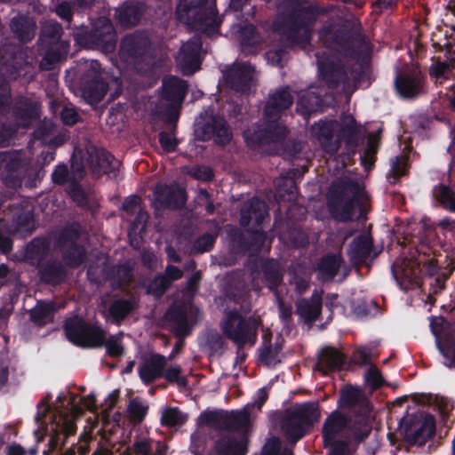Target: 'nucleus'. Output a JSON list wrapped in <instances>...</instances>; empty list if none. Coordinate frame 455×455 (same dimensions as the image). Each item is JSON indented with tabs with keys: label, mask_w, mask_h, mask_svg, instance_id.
Instances as JSON below:
<instances>
[{
	"label": "nucleus",
	"mask_w": 455,
	"mask_h": 455,
	"mask_svg": "<svg viewBox=\"0 0 455 455\" xmlns=\"http://www.w3.org/2000/svg\"><path fill=\"white\" fill-rule=\"evenodd\" d=\"M333 188L328 207L336 220L351 221L365 214L367 197L360 183L345 179L333 184Z\"/></svg>",
	"instance_id": "1"
},
{
	"label": "nucleus",
	"mask_w": 455,
	"mask_h": 455,
	"mask_svg": "<svg viewBox=\"0 0 455 455\" xmlns=\"http://www.w3.org/2000/svg\"><path fill=\"white\" fill-rule=\"evenodd\" d=\"M293 101V97L290 92L285 89L278 90L268 98L265 107V117L267 119L266 127L251 134V131L245 132L246 140L252 143L268 144L271 142H279L286 135L284 125L277 122L279 114L288 108Z\"/></svg>",
	"instance_id": "2"
},
{
	"label": "nucleus",
	"mask_w": 455,
	"mask_h": 455,
	"mask_svg": "<svg viewBox=\"0 0 455 455\" xmlns=\"http://www.w3.org/2000/svg\"><path fill=\"white\" fill-rule=\"evenodd\" d=\"M339 404L354 413L349 438L356 443L363 442L371 434L375 419L370 402L361 390L349 387L341 390Z\"/></svg>",
	"instance_id": "3"
},
{
	"label": "nucleus",
	"mask_w": 455,
	"mask_h": 455,
	"mask_svg": "<svg viewBox=\"0 0 455 455\" xmlns=\"http://www.w3.org/2000/svg\"><path fill=\"white\" fill-rule=\"evenodd\" d=\"M296 5L289 16L279 17L275 23V30L284 36L291 44H307L310 40L311 24L315 18V11L309 5L290 3Z\"/></svg>",
	"instance_id": "4"
},
{
	"label": "nucleus",
	"mask_w": 455,
	"mask_h": 455,
	"mask_svg": "<svg viewBox=\"0 0 455 455\" xmlns=\"http://www.w3.org/2000/svg\"><path fill=\"white\" fill-rule=\"evenodd\" d=\"M63 29L60 24L54 20L44 21L40 31V50L44 57L40 67L50 70L53 65L60 61L69 51V43L61 39Z\"/></svg>",
	"instance_id": "5"
},
{
	"label": "nucleus",
	"mask_w": 455,
	"mask_h": 455,
	"mask_svg": "<svg viewBox=\"0 0 455 455\" xmlns=\"http://www.w3.org/2000/svg\"><path fill=\"white\" fill-rule=\"evenodd\" d=\"M205 0H180L176 14L178 19L188 24H192L197 29L207 35L217 32L220 20L217 16L212 4L202 7Z\"/></svg>",
	"instance_id": "6"
},
{
	"label": "nucleus",
	"mask_w": 455,
	"mask_h": 455,
	"mask_svg": "<svg viewBox=\"0 0 455 455\" xmlns=\"http://www.w3.org/2000/svg\"><path fill=\"white\" fill-rule=\"evenodd\" d=\"M319 418L317 403L296 405L285 411L281 424L282 431L290 442L296 443Z\"/></svg>",
	"instance_id": "7"
},
{
	"label": "nucleus",
	"mask_w": 455,
	"mask_h": 455,
	"mask_svg": "<svg viewBox=\"0 0 455 455\" xmlns=\"http://www.w3.org/2000/svg\"><path fill=\"white\" fill-rule=\"evenodd\" d=\"M259 324V318L243 317L236 310H229L220 322V329L228 339L243 347L254 343Z\"/></svg>",
	"instance_id": "8"
},
{
	"label": "nucleus",
	"mask_w": 455,
	"mask_h": 455,
	"mask_svg": "<svg viewBox=\"0 0 455 455\" xmlns=\"http://www.w3.org/2000/svg\"><path fill=\"white\" fill-rule=\"evenodd\" d=\"M64 328L68 339L77 346L100 347L105 343L106 331L97 324L85 322L82 318L73 317L67 320Z\"/></svg>",
	"instance_id": "9"
},
{
	"label": "nucleus",
	"mask_w": 455,
	"mask_h": 455,
	"mask_svg": "<svg viewBox=\"0 0 455 455\" xmlns=\"http://www.w3.org/2000/svg\"><path fill=\"white\" fill-rule=\"evenodd\" d=\"M79 68L83 72L79 84L83 98L89 103L100 102L108 92L100 64L97 60H84L80 63Z\"/></svg>",
	"instance_id": "10"
},
{
	"label": "nucleus",
	"mask_w": 455,
	"mask_h": 455,
	"mask_svg": "<svg viewBox=\"0 0 455 455\" xmlns=\"http://www.w3.org/2000/svg\"><path fill=\"white\" fill-rule=\"evenodd\" d=\"M74 37L83 46L99 47L106 52L113 51L116 43L113 25L109 20L105 18L98 20L95 28L92 32L85 31L84 28H76L74 30Z\"/></svg>",
	"instance_id": "11"
},
{
	"label": "nucleus",
	"mask_w": 455,
	"mask_h": 455,
	"mask_svg": "<svg viewBox=\"0 0 455 455\" xmlns=\"http://www.w3.org/2000/svg\"><path fill=\"white\" fill-rule=\"evenodd\" d=\"M320 37L328 47L347 56H357L368 49L367 41L361 34L340 33L336 35L331 29L324 28L321 31Z\"/></svg>",
	"instance_id": "12"
},
{
	"label": "nucleus",
	"mask_w": 455,
	"mask_h": 455,
	"mask_svg": "<svg viewBox=\"0 0 455 455\" xmlns=\"http://www.w3.org/2000/svg\"><path fill=\"white\" fill-rule=\"evenodd\" d=\"M199 421L215 429L235 431L248 425L249 414L244 411H206L200 415Z\"/></svg>",
	"instance_id": "13"
},
{
	"label": "nucleus",
	"mask_w": 455,
	"mask_h": 455,
	"mask_svg": "<svg viewBox=\"0 0 455 455\" xmlns=\"http://www.w3.org/2000/svg\"><path fill=\"white\" fill-rule=\"evenodd\" d=\"M395 85L403 98L415 99L423 92L425 80L419 67L405 66L396 76Z\"/></svg>",
	"instance_id": "14"
},
{
	"label": "nucleus",
	"mask_w": 455,
	"mask_h": 455,
	"mask_svg": "<svg viewBox=\"0 0 455 455\" xmlns=\"http://www.w3.org/2000/svg\"><path fill=\"white\" fill-rule=\"evenodd\" d=\"M94 175L110 174L119 167V162L103 148L92 144L86 145L85 153L82 157Z\"/></svg>",
	"instance_id": "15"
},
{
	"label": "nucleus",
	"mask_w": 455,
	"mask_h": 455,
	"mask_svg": "<svg viewBox=\"0 0 455 455\" xmlns=\"http://www.w3.org/2000/svg\"><path fill=\"white\" fill-rule=\"evenodd\" d=\"M419 262L413 258H400L393 265V274L404 290L419 287L421 283Z\"/></svg>",
	"instance_id": "16"
},
{
	"label": "nucleus",
	"mask_w": 455,
	"mask_h": 455,
	"mask_svg": "<svg viewBox=\"0 0 455 455\" xmlns=\"http://www.w3.org/2000/svg\"><path fill=\"white\" fill-rule=\"evenodd\" d=\"M339 128L338 121L319 122L312 126V133L322 148L328 154L334 155L340 147Z\"/></svg>",
	"instance_id": "17"
},
{
	"label": "nucleus",
	"mask_w": 455,
	"mask_h": 455,
	"mask_svg": "<svg viewBox=\"0 0 455 455\" xmlns=\"http://www.w3.org/2000/svg\"><path fill=\"white\" fill-rule=\"evenodd\" d=\"M78 235L77 228L68 227L59 236V246L63 253L64 260L70 267H77L84 260V250L76 244Z\"/></svg>",
	"instance_id": "18"
},
{
	"label": "nucleus",
	"mask_w": 455,
	"mask_h": 455,
	"mask_svg": "<svg viewBox=\"0 0 455 455\" xmlns=\"http://www.w3.org/2000/svg\"><path fill=\"white\" fill-rule=\"evenodd\" d=\"M196 133L199 140H213L220 145L228 143L232 138V133L226 121L221 117H212L204 124H198Z\"/></svg>",
	"instance_id": "19"
},
{
	"label": "nucleus",
	"mask_w": 455,
	"mask_h": 455,
	"mask_svg": "<svg viewBox=\"0 0 455 455\" xmlns=\"http://www.w3.org/2000/svg\"><path fill=\"white\" fill-rule=\"evenodd\" d=\"M254 68L247 63H235L223 71L225 82L233 90L245 92L253 82Z\"/></svg>",
	"instance_id": "20"
},
{
	"label": "nucleus",
	"mask_w": 455,
	"mask_h": 455,
	"mask_svg": "<svg viewBox=\"0 0 455 455\" xmlns=\"http://www.w3.org/2000/svg\"><path fill=\"white\" fill-rule=\"evenodd\" d=\"M201 49L202 41L198 36H193L180 48L176 60L184 75H192L199 68Z\"/></svg>",
	"instance_id": "21"
},
{
	"label": "nucleus",
	"mask_w": 455,
	"mask_h": 455,
	"mask_svg": "<svg viewBox=\"0 0 455 455\" xmlns=\"http://www.w3.org/2000/svg\"><path fill=\"white\" fill-rule=\"evenodd\" d=\"M28 162L20 153L0 154V176L4 179L21 180L27 174Z\"/></svg>",
	"instance_id": "22"
},
{
	"label": "nucleus",
	"mask_w": 455,
	"mask_h": 455,
	"mask_svg": "<svg viewBox=\"0 0 455 455\" xmlns=\"http://www.w3.org/2000/svg\"><path fill=\"white\" fill-rule=\"evenodd\" d=\"M318 68L325 82L331 87L337 86L339 83H345L347 74L344 67L333 58H324L320 52H316Z\"/></svg>",
	"instance_id": "23"
},
{
	"label": "nucleus",
	"mask_w": 455,
	"mask_h": 455,
	"mask_svg": "<svg viewBox=\"0 0 455 455\" xmlns=\"http://www.w3.org/2000/svg\"><path fill=\"white\" fill-rule=\"evenodd\" d=\"M155 196L157 204L163 208L177 209L186 202L185 191L177 184L156 186Z\"/></svg>",
	"instance_id": "24"
},
{
	"label": "nucleus",
	"mask_w": 455,
	"mask_h": 455,
	"mask_svg": "<svg viewBox=\"0 0 455 455\" xmlns=\"http://www.w3.org/2000/svg\"><path fill=\"white\" fill-rule=\"evenodd\" d=\"M149 48V41L144 34H132L126 36L121 44L120 55L128 61L130 59H138L144 56Z\"/></svg>",
	"instance_id": "25"
},
{
	"label": "nucleus",
	"mask_w": 455,
	"mask_h": 455,
	"mask_svg": "<svg viewBox=\"0 0 455 455\" xmlns=\"http://www.w3.org/2000/svg\"><path fill=\"white\" fill-rule=\"evenodd\" d=\"M167 364V358L159 354L150 355L146 357L139 368V374L145 384H150L163 376Z\"/></svg>",
	"instance_id": "26"
},
{
	"label": "nucleus",
	"mask_w": 455,
	"mask_h": 455,
	"mask_svg": "<svg viewBox=\"0 0 455 455\" xmlns=\"http://www.w3.org/2000/svg\"><path fill=\"white\" fill-rule=\"evenodd\" d=\"M347 419L341 412L333 411L324 421L323 426V437L324 446L336 443V439L340 436L346 429Z\"/></svg>",
	"instance_id": "27"
},
{
	"label": "nucleus",
	"mask_w": 455,
	"mask_h": 455,
	"mask_svg": "<svg viewBox=\"0 0 455 455\" xmlns=\"http://www.w3.org/2000/svg\"><path fill=\"white\" fill-rule=\"evenodd\" d=\"M40 107L37 102L21 98L15 102L13 113L19 126L28 127L39 118Z\"/></svg>",
	"instance_id": "28"
},
{
	"label": "nucleus",
	"mask_w": 455,
	"mask_h": 455,
	"mask_svg": "<svg viewBox=\"0 0 455 455\" xmlns=\"http://www.w3.org/2000/svg\"><path fill=\"white\" fill-rule=\"evenodd\" d=\"M244 447L241 441L232 435H221L213 443L207 455H243Z\"/></svg>",
	"instance_id": "29"
},
{
	"label": "nucleus",
	"mask_w": 455,
	"mask_h": 455,
	"mask_svg": "<svg viewBox=\"0 0 455 455\" xmlns=\"http://www.w3.org/2000/svg\"><path fill=\"white\" fill-rule=\"evenodd\" d=\"M142 14V4L137 2H126L116 9L115 18L121 26L130 28L138 24Z\"/></svg>",
	"instance_id": "30"
},
{
	"label": "nucleus",
	"mask_w": 455,
	"mask_h": 455,
	"mask_svg": "<svg viewBox=\"0 0 455 455\" xmlns=\"http://www.w3.org/2000/svg\"><path fill=\"white\" fill-rule=\"evenodd\" d=\"M267 217H268L267 204L258 198H252L242 209L240 223L247 227L254 220L259 225Z\"/></svg>",
	"instance_id": "31"
},
{
	"label": "nucleus",
	"mask_w": 455,
	"mask_h": 455,
	"mask_svg": "<svg viewBox=\"0 0 455 455\" xmlns=\"http://www.w3.org/2000/svg\"><path fill=\"white\" fill-rule=\"evenodd\" d=\"M344 363V355L333 347H324L318 355L315 370L326 374L328 371L339 370Z\"/></svg>",
	"instance_id": "32"
},
{
	"label": "nucleus",
	"mask_w": 455,
	"mask_h": 455,
	"mask_svg": "<svg viewBox=\"0 0 455 455\" xmlns=\"http://www.w3.org/2000/svg\"><path fill=\"white\" fill-rule=\"evenodd\" d=\"M435 434V424L432 419L424 422H414L406 429V438L411 443L423 444Z\"/></svg>",
	"instance_id": "33"
},
{
	"label": "nucleus",
	"mask_w": 455,
	"mask_h": 455,
	"mask_svg": "<svg viewBox=\"0 0 455 455\" xmlns=\"http://www.w3.org/2000/svg\"><path fill=\"white\" fill-rule=\"evenodd\" d=\"M129 451L131 455H166L167 447L151 438L137 437Z\"/></svg>",
	"instance_id": "34"
},
{
	"label": "nucleus",
	"mask_w": 455,
	"mask_h": 455,
	"mask_svg": "<svg viewBox=\"0 0 455 455\" xmlns=\"http://www.w3.org/2000/svg\"><path fill=\"white\" fill-rule=\"evenodd\" d=\"M322 299L314 294L310 299H300L297 302V314L306 323L315 322L321 314Z\"/></svg>",
	"instance_id": "35"
},
{
	"label": "nucleus",
	"mask_w": 455,
	"mask_h": 455,
	"mask_svg": "<svg viewBox=\"0 0 455 455\" xmlns=\"http://www.w3.org/2000/svg\"><path fill=\"white\" fill-rule=\"evenodd\" d=\"M188 90V85L185 81L175 77H166L163 81V94L164 97L172 102H180Z\"/></svg>",
	"instance_id": "36"
},
{
	"label": "nucleus",
	"mask_w": 455,
	"mask_h": 455,
	"mask_svg": "<svg viewBox=\"0 0 455 455\" xmlns=\"http://www.w3.org/2000/svg\"><path fill=\"white\" fill-rule=\"evenodd\" d=\"M13 224L16 232L26 236L30 235L35 225L31 206L26 204L22 208H16L13 214Z\"/></svg>",
	"instance_id": "37"
},
{
	"label": "nucleus",
	"mask_w": 455,
	"mask_h": 455,
	"mask_svg": "<svg viewBox=\"0 0 455 455\" xmlns=\"http://www.w3.org/2000/svg\"><path fill=\"white\" fill-rule=\"evenodd\" d=\"M454 70L455 58H451L433 63L429 68V76L435 84H443L455 76Z\"/></svg>",
	"instance_id": "38"
},
{
	"label": "nucleus",
	"mask_w": 455,
	"mask_h": 455,
	"mask_svg": "<svg viewBox=\"0 0 455 455\" xmlns=\"http://www.w3.org/2000/svg\"><path fill=\"white\" fill-rule=\"evenodd\" d=\"M11 29L23 42L30 41L36 35V22L26 16H17L11 21Z\"/></svg>",
	"instance_id": "39"
},
{
	"label": "nucleus",
	"mask_w": 455,
	"mask_h": 455,
	"mask_svg": "<svg viewBox=\"0 0 455 455\" xmlns=\"http://www.w3.org/2000/svg\"><path fill=\"white\" fill-rule=\"evenodd\" d=\"M338 132H340L339 135H341L345 140L347 150H354L360 138V131L354 117L351 116H345L339 124Z\"/></svg>",
	"instance_id": "40"
},
{
	"label": "nucleus",
	"mask_w": 455,
	"mask_h": 455,
	"mask_svg": "<svg viewBox=\"0 0 455 455\" xmlns=\"http://www.w3.org/2000/svg\"><path fill=\"white\" fill-rule=\"evenodd\" d=\"M49 250V244L44 239H34L27 246L25 260L32 266H42L44 259L46 257Z\"/></svg>",
	"instance_id": "41"
},
{
	"label": "nucleus",
	"mask_w": 455,
	"mask_h": 455,
	"mask_svg": "<svg viewBox=\"0 0 455 455\" xmlns=\"http://www.w3.org/2000/svg\"><path fill=\"white\" fill-rule=\"evenodd\" d=\"M371 238L368 235L355 239L348 251L351 259L356 263L364 261L371 254Z\"/></svg>",
	"instance_id": "42"
},
{
	"label": "nucleus",
	"mask_w": 455,
	"mask_h": 455,
	"mask_svg": "<svg viewBox=\"0 0 455 455\" xmlns=\"http://www.w3.org/2000/svg\"><path fill=\"white\" fill-rule=\"evenodd\" d=\"M54 305L52 302H38L30 310V320L38 326L45 325L52 322Z\"/></svg>",
	"instance_id": "43"
},
{
	"label": "nucleus",
	"mask_w": 455,
	"mask_h": 455,
	"mask_svg": "<svg viewBox=\"0 0 455 455\" xmlns=\"http://www.w3.org/2000/svg\"><path fill=\"white\" fill-rule=\"evenodd\" d=\"M82 413H83V410L80 407H78L76 405H72L70 419H63L62 427H61V432H62L61 436L58 435L56 437H52L50 440V446L52 448H56L58 446V443L60 441V439H61V443H63L64 440L68 435H73L75 433L76 426H75L74 421L76 418L80 417L82 415Z\"/></svg>",
	"instance_id": "44"
},
{
	"label": "nucleus",
	"mask_w": 455,
	"mask_h": 455,
	"mask_svg": "<svg viewBox=\"0 0 455 455\" xmlns=\"http://www.w3.org/2000/svg\"><path fill=\"white\" fill-rule=\"evenodd\" d=\"M438 349L445 358V365L455 368V330L444 334V339H438Z\"/></svg>",
	"instance_id": "45"
},
{
	"label": "nucleus",
	"mask_w": 455,
	"mask_h": 455,
	"mask_svg": "<svg viewBox=\"0 0 455 455\" xmlns=\"http://www.w3.org/2000/svg\"><path fill=\"white\" fill-rule=\"evenodd\" d=\"M41 278L48 283H58L65 277L63 266L57 261H49L40 267Z\"/></svg>",
	"instance_id": "46"
},
{
	"label": "nucleus",
	"mask_w": 455,
	"mask_h": 455,
	"mask_svg": "<svg viewBox=\"0 0 455 455\" xmlns=\"http://www.w3.org/2000/svg\"><path fill=\"white\" fill-rule=\"evenodd\" d=\"M320 101V97L314 92H303L299 96L297 109L301 111L304 116H308L319 108Z\"/></svg>",
	"instance_id": "47"
},
{
	"label": "nucleus",
	"mask_w": 455,
	"mask_h": 455,
	"mask_svg": "<svg viewBox=\"0 0 455 455\" xmlns=\"http://www.w3.org/2000/svg\"><path fill=\"white\" fill-rule=\"evenodd\" d=\"M341 263L340 255H327L319 264V271L323 280L332 279L338 273Z\"/></svg>",
	"instance_id": "48"
},
{
	"label": "nucleus",
	"mask_w": 455,
	"mask_h": 455,
	"mask_svg": "<svg viewBox=\"0 0 455 455\" xmlns=\"http://www.w3.org/2000/svg\"><path fill=\"white\" fill-rule=\"evenodd\" d=\"M148 405L140 399H132L127 407V414L129 420L134 424H140L148 414Z\"/></svg>",
	"instance_id": "49"
},
{
	"label": "nucleus",
	"mask_w": 455,
	"mask_h": 455,
	"mask_svg": "<svg viewBox=\"0 0 455 455\" xmlns=\"http://www.w3.org/2000/svg\"><path fill=\"white\" fill-rule=\"evenodd\" d=\"M108 257L105 254H99L96 261L92 262L88 267V276L95 283H100L107 276Z\"/></svg>",
	"instance_id": "50"
},
{
	"label": "nucleus",
	"mask_w": 455,
	"mask_h": 455,
	"mask_svg": "<svg viewBox=\"0 0 455 455\" xmlns=\"http://www.w3.org/2000/svg\"><path fill=\"white\" fill-rule=\"evenodd\" d=\"M133 309V303L129 299L115 300L109 307V315L116 323H120Z\"/></svg>",
	"instance_id": "51"
},
{
	"label": "nucleus",
	"mask_w": 455,
	"mask_h": 455,
	"mask_svg": "<svg viewBox=\"0 0 455 455\" xmlns=\"http://www.w3.org/2000/svg\"><path fill=\"white\" fill-rule=\"evenodd\" d=\"M187 416L176 407H166L164 409L161 417V423L166 427H176L184 424Z\"/></svg>",
	"instance_id": "52"
},
{
	"label": "nucleus",
	"mask_w": 455,
	"mask_h": 455,
	"mask_svg": "<svg viewBox=\"0 0 455 455\" xmlns=\"http://www.w3.org/2000/svg\"><path fill=\"white\" fill-rule=\"evenodd\" d=\"M57 129L50 120H44L34 132V136L37 140H43L45 144L55 142Z\"/></svg>",
	"instance_id": "53"
},
{
	"label": "nucleus",
	"mask_w": 455,
	"mask_h": 455,
	"mask_svg": "<svg viewBox=\"0 0 455 455\" xmlns=\"http://www.w3.org/2000/svg\"><path fill=\"white\" fill-rule=\"evenodd\" d=\"M136 219L132 224V229L129 233L131 243L132 245H138L139 242L137 241L136 235H140L146 229V224L148 220V214L143 209L138 212Z\"/></svg>",
	"instance_id": "54"
},
{
	"label": "nucleus",
	"mask_w": 455,
	"mask_h": 455,
	"mask_svg": "<svg viewBox=\"0 0 455 455\" xmlns=\"http://www.w3.org/2000/svg\"><path fill=\"white\" fill-rule=\"evenodd\" d=\"M263 272L270 289L275 287L282 281L279 265L275 260L267 261L263 266Z\"/></svg>",
	"instance_id": "55"
},
{
	"label": "nucleus",
	"mask_w": 455,
	"mask_h": 455,
	"mask_svg": "<svg viewBox=\"0 0 455 455\" xmlns=\"http://www.w3.org/2000/svg\"><path fill=\"white\" fill-rule=\"evenodd\" d=\"M437 199L446 209L455 212V191L447 186H440L437 192Z\"/></svg>",
	"instance_id": "56"
},
{
	"label": "nucleus",
	"mask_w": 455,
	"mask_h": 455,
	"mask_svg": "<svg viewBox=\"0 0 455 455\" xmlns=\"http://www.w3.org/2000/svg\"><path fill=\"white\" fill-rule=\"evenodd\" d=\"M107 349V353L113 357H117L123 355L124 347L122 344V333L117 335H111L106 337L105 343L103 344Z\"/></svg>",
	"instance_id": "57"
},
{
	"label": "nucleus",
	"mask_w": 455,
	"mask_h": 455,
	"mask_svg": "<svg viewBox=\"0 0 455 455\" xmlns=\"http://www.w3.org/2000/svg\"><path fill=\"white\" fill-rule=\"evenodd\" d=\"M280 351L281 347L277 345L272 347V346L265 344L260 351V358L267 365L274 366L280 362Z\"/></svg>",
	"instance_id": "58"
},
{
	"label": "nucleus",
	"mask_w": 455,
	"mask_h": 455,
	"mask_svg": "<svg viewBox=\"0 0 455 455\" xmlns=\"http://www.w3.org/2000/svg\"><path fill=\"white\" fill-rule=\"evenodd\" d=\"M132 279V269L127 266H119L116 270V275L112 277V285L122 287L129 284Z\"/></svg>",
	"instance_id": "59"
},
{
	"label": "nucleus",
	"mask_w": 455,
	"mask_h": 455,
	"mask_svg": "<svg viewBox=\"0 0 455 455\" xmlns=\"http://www.w3.org/2000/svg\"><path fill=\"white\" fill-rule=\"evenodd\" d=\"M238 33L243 51H244L245 46L254 45L258 43V37L256 36L255 28L253 26H246L243 28Z\"/></svg>",
	"instance_id": "60"
},
{
	"label": "nucleus",
	"mask_w": 455,
	"mask_h": 455,
	"mask_svg": "<svg viewBox=\"0 0 455 455\" xmlns=\"http://www.w3.org/2000/svg\"><path fill=\"white\" fill-rule=\"evenodd\" d=\"M278 194L280 196H284V191L287 192L288 200H293L296 194L295 181L291 178H283L277 183Z\"/></svg>",
	"instance_id": "61"
},
{
	"label": "nucleus",
	"mask_w": 455,
	"mask_h": 455,
	"mask_svg": "<svg viewBox=\"0 0 455 455\" xmlns=\"http://www.w3.org/2000/svg\"><path fill=\"white\" fill-rule=\"evenodd\" d=\"M171 283L164 275H160L155 278L150 284L151 291L156 296H161L170 286Z\"/></svg>",
	"instance_id": "62"
},
{
	"label": "nucleus",
	"mask_w": 455,
	"mask_h": 455,
	"mask_svg": "<svg viewBox=\"0 0 455 455\" xmlns=\"http://www.w3.org/2000/svg\"><path fill=\"white\" fill-rule=\"evenodd\" d=\"M181 368L180 366H172L164 371L163 376L170 382H176L180 386H185L187 379L185 377L180 376Z\"/></svg>",
	"instance_id": "63"
},
{
	"label": "nucleus",
	"mask_w": 455,
	"mask_h": 455,
	"mask_svg": "<svg viewBox=\"0 0 455 455\" xmlns=\"http://www.w3.org/2000/svg\"><path fill=\"white\" fill-rule=\"evenodd\" d=\"M214 243V236L211 234H204L195 241L194 250L203 253L209 251Z\"/></svg>",
	"instance_id": "64"
}]
</instances>
